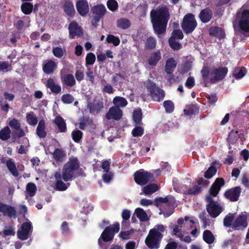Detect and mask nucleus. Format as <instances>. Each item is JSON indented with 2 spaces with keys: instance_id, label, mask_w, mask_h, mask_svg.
Instances as JSON below:
<instances>
[{
  "instance_id": "f257e3e1",
  "label": "nucleus",
  "mask_w": 249,
  "mask_h": 249,
  "mask_svg": "<svg viewBox=\"0 0 249 249\" xmlns=\"http://www.w3.org/2000/svg\"><path fill=\"white\" fill-rule=\"evenodd\" d=\"M170 17L169 8L166 5L151 11V20L154 31L157 35H161L166 32Z\"/></svg>"
},
{
  "instance_id": "f03ea898",
  "label": "nucleus",
  "mask_w": 249,
  "mask_h": 249,
  "mask_svg": "<svg viewBox=\"0 0 249 249\" xmlns=\"http://www.w3.org/2000/svg\"><path fill=\"white\" fill-rule=\"evenodd\" d=\"M165 231V227L163 225H157L150 229L145 239V245L150 249L160 248L161 241L163 237L162 234Z\"/></svg>"
},
{
  "instance_id": "7ed1b4c3",
  "label": "nucleus",
  "mask_w": 249,
  "mask_h": 249,
  "mask_svg": "<svg viewBox=\"0 0 249 249\" xmlns=\"http://www.w3.org/2000/svg\"><path fill=\"white\" fill-rule=\"evenodd\" d=\"M80 167V162L77 158H71L66 162L62 169V178L65 181L71 180L74 172Z\"/></svg>"
},
{
  "instance_id": "20e7f679",
  "label": "nucleus",
  "mask_w": 249,
  "mask_h": 249,
  "mask_svg": "<svg viewBox=\"0 0 249 249\" xmlns=\"http://www.w3.org/2000/svg\"><path fill=\"white\" fill-rule=\"evenodd\" d=\"M197 25L195 15L192 13L186 14L181 23V27L184 33L188 35L193 33Z\"/></svg>"
},
{
  "instance_id": "39448f33",
  "label": "nucleus",
  "mask_w": 249,
  "mask_h": 249,
  "mask_svg": "<svg viewBox=\"0 0 249 249\" xmlns=\"http://www.w3.org/2000/svg\"><path fill=\"white\" fill-rule=\"evenodd\" d=\"M90 11L93 15V17L91 19V24L96 27L98 22L106 14L107 12L106 8L103 4H97L91 7Z\"/></svg>"
},
{
  "instance_id": "423d86ee",
  "label": "nucleus",
  "mask_w": 249,
  "mask_h": 249,
  "mask_svg": "<svg viewBox=\"0 0 249 249\" xmlns=\"http://www.w3.org/2000/svg\"><path fill=\"white\" fill-rule=\"evenodd\" d=\"M205 201L207 203L206 210L212 218L217 217L222 212L223 208L217 202L214 201L213 198L209 196Z\"/></svg>"
},
{
  "instance_id": "0eeeda50",
  "label": "nucleus",
  "mask_w": 249,
  "mask_h": 249,
  "mask_svg": "<svg viewBox=\"0 0 249 249\" xmlns=\"http://www.w3.org/2000/svg\"><path fill=\"white\" fill-rule=\"evenodd\" d=\"M120 230V224L116 222L111 226L107 227L101 234V237L104 242L112 241L115 233H118Z\"/></svg>"
},
{
  "instance_id": "6e6552de",
  "label": "nucleus",
  "mask_w": 249,
  "mask_h": 249,
  "mask_svg": "<svg viewBox=\"0 0 249 249\" xmlns=\"http://www.w3.org/2000/svg\"><path fill=\"white\" fill-rule=\"evenodd\" d=\"M153 177L152 174L144 171L143 169L136 171L134 174L135 182L141 186L146 184Z\"/></svg>"
},
{
  "instance_id": "1a4fd4ad",
  "label": "nucleus",
  "mask_w": 249,
  "mask_h": 249,
  "mask_svg": "<svg viewBox=\"0 0 249 249\" xmlns=\"http://www.w3.org/2000/svg\"><path fill=\"white\" fill-rule=\"evenodd\" d=\"M147 89L154 101L160 102L163 100L165 96L164 90L157 87L153 82L150 83L149 85L147 86Z\"/></svg>"
},
{
  "instance_id": "9d476101",
  "label": "nucleus",
  "mask_w": 249,
  "mask_h": 249,
  "mask_svg": "<svg viewBox=\"0 0 249 249\" xmlns=\"http://www.w3.org/2000/svg\"><path fill=\"white\" fill-rule=\"evenodd\" d=\"M225 184V181L223 178H216L209 188L208 190V194L205 196V199H207V197L209 196L211 198L216 197L219 193L221 187L223 186Z\"/></svg>"
},
{
  "instance_id": "9b49d317",
  "label": "nucleus",
  "mask_w": 249,
  "mask_h": 249,
  "mask_svg": "<svg viewBox=\"0 0 249 249\" xmlns=\"http://www.w3.org/2000/svg\"><path fill=\"white\" fill-rule=\"evenodd\" d=\"M33 231V227L31 222H24L20 230L17 231L18 238L21 240H27L31 236Z\"/></svg>"
},
{
  "instance_id": "f8f14e48",
  "label": "nucleus",
  "mask_w": 249,
  "mask_h": 249,
  "mask_svg": "<svg viewBox=\"0 0 249 249\" xmlns=\"http://www.w3.org/2000/svg\"><path fill=\"white\" fill-rule=\"evenodd\" d=\"M228 72V69L227 67L213 69L211 73L214 74V76L210 79V83L214 84L222 80Z\"/></svg>"
},
{
  "instance_id": "ddd939ff",
  "label": "nucleus",
  "mask_w": 249,
  "mask_h": 249,
  "mask_svg": "<svg viewBox=\"0 0 249 249\" xmlns=\"http://www.w3.org/2000/svg\"><path fill=\"white\" fill-rule=\"evenodd\" d=\"M242 191L240 186H236L228 189L224 193V196L231 202H236L239 200Z\"/></svg>"
},
{
  "instance_id": "4468645a",
  "label": "nucleus",
  "mask_w": 249,
  "mask_h": 249,
  "mask_svg": "<svg viewBox=\"0 0 249 249\" xmlns=\"http://www.w3.org/2000/svg\"><path fill=\"white\" fill-rule=\"evenodd\" d=\"M248 215L246 213L239 214L232 224V229L233 230H244L248 227Z\"/></svg>"
},
{
  "instance_id": "2eb2a0df",
  "label": "nucleus",
  "mask_w": 249,
  "mask_h": 249,
  "mask_svg": "<svg viewBox=\"0 0 249 249\" xmlns=\"http://www.w3.org/2000/svg\"><path fill=\"white\" fill-rule=\"evenodd\" d=\"M240 30L245 33H249V10H244L238 21Z\"/></svg>"
},
{
  "instance_id": "dca6fc26",
  "label": "nucleus",
  "mask_w": 249,
  "mask_h": 249,
  "mask_svg": "<svg viewBox=\"0 0 249 249\" xmlns=\"http://www.w3.org/2000/svg\"><path fill=\"white\" fill-rule=\"evenodd\" d=\"M69 38H75V36H81L83 35L82 28L79 25L75 20L70 22L68 27Z\"/></svg>"
},
{
  "instance_id": "f3484780",
  "label": "nucleus",
  "mask_w": 249,
  "mask_h": 249,
  "mask_svg": "<svg viewBox=\"0 0 249 249\" xmlns=\"http://www.w3.org/2000/svg\"><path fill=\"white\" fill-rule=\"evenodd\" d=\"M76 8L78 14L82 17H86L89 12V5L87 0H77Z\"/></svg>"
},
{
  "instance_id": "a211bd4d",
  "label": "nucleus",
  "mask_w": 249,
  "mask_h": 249,
  "mask_svg": "<svg viewBox=\"0 0 249 249\" xmlns=\"http://www.w3.org/2000/svg\"><path fill=\"white\" fill-rule=\"evenodd\" d=\"M87 108L91 114H98L104 108V103L102 100H94L93 102H89Z\"/></svg>"
},
{
  "instance_id": "6ab92c4d",
  "label": "nucleus",
  "mask_w": 249,
  "mask_h": 249,
  "mask_svg": "<svg viewBox=\"0 0 249 249\" xmlns=\"http://www.w3.org/2000/svg\"><path fill=\"white\" fill-rule=\"evenodd\" d=\"M122 111L118 107H113L110 108L108 112L106 114V118L108 120L111 119L115 120H119L122 117Z\"/></svg>"
},
{
  "instance_id": "aec40b11",
  "label": "nucleus",
  "mask_w": 249,
  "mask_h": 249,
  "mask_svg": "<svg viewBox=\"0 0 249 249\" xmlns=\"http://www.w3.org/2000/svg\"><path fill=\"white\" fill-rule=\"evenodd\" d=\"M213 17V12L209 7H206L201 10L199 14L198 18L200 21L204 23L210 22Z\"/></svg>"
},
{
  "instance_id": "412c9836",
  "label": "nucleus",
  "mask_w": 249,
  "mask_h": 249,
  "mask_svg": "<svg viewBox=\"0 0 249 249\" xmlns=\"http://www.w3.org/2000/svg\"><path fill=\"white\" fill-rule=\"evenodd\" d=\"M1 213L10 218H15L17 215V211L14 207L2 203H1Z\"/></svg>"
},
{
  "instance_id": "4be33fe9",
  "label": "nucleus",
  "mask_w": 249,
  "mask_h": 249,
  "mask_svg": "<svg viewBox=\"0 0 249 249\" xmlns=\"http://www.w3.org/2000/svg\"><path fill=\"white\" fill-rule=\"evenodd\" d=\"M62 8L63 9L65 13L68 16L71 18H72L74 16L75 11L74 8L73 4L71 0H65L62 5Z\"/></svg>"
},
{
  "instance_id": "5701e85b",
  "label": "nucleus",
  "mask_w": 249,
  "mask_h": 249,
  "mask_svg": "<svg viewBox=\"0 0 249 249\" xmlns=\"http://www.w3.org/2000/svg\"><path fill=\"white\" fill-rule=\"evenodd\" d=\"M161 58V54L160 50L152 53L148 58L147 59V63L150 66H156L159 61Z\"/></svg>"
},
{
  "instance_id": "b1692460",
  "label": "nucleus",
  "mask_w": 249,
  "mask_h": 249,
  "mask_svg": "<svg viewBox=\"0 0 249 249\" xmlns=\"http://www.w3.org/2000/svg\"><path fill=\"white\" fill-rule=\"evenodd\" d=\"M57 68V64L53 61L48 60L42 66L43 72L47 74H52Z\"/></svg>"
},
{
  "instance_id": "393cba45",
  "label": "nucleus",
  "mask_w": 249,
  "mask_h": 249,
  "mask_svg": "<svg viewBox=\"0 0 249 249\" xmlns=\"http://www.w3.org/2000/svg\"><path fill=\"white\" fill-rule=\"evenodd\" d=\"M177 63L173 57L167 59L164 66V71L166 74L173 73L177 67Z\"/></svg>"
},
{
  "instance_id": "a878e982",
  "label": "nucleus",
  "mask_w": 249,
  "mask_h": 249,
  "mask_svg": "<svg viewBox=\"0 0 249 249\" xmlns=\"http://www.w3.org/2000/svg\"><path fill=\"white\" fill-rule=\"evenodd\" d=\"M46 86L50 89L52 92L56 94L61 91V87L58 84H56L53 79L50 78L47 80Z\"/></svg>"
},
{
  "instance_id": "bb28decb",
  "label": "nucleus",
  "mask_w": 249,
  "mask_h": 249,
  "mask_svg": "<svg viewBox=\"0 0 249 249\" xmlns=\"http://www.w3.org/2000/svg\"><path fill=\"white\" fill-rule=\"evenodd\" d=\"M202 190L203 189L200 186L192 183V186L187 190L184 191L183 194L188 196H196L200 194Z\"/></svg>"
},
{
  "instance_id": "cd10ccee",
  "label": "nucleus",
  "mask_w": 249,
  "mask_h": 249,
  "mask_svg": "<svg viewBox=\"0 0 249 249\" xmlns=\"http://www.w3.org/2000/svg\"><path fill=\"white\" fill-rule=\"evenodd\" d=\"M45 128V121L43 119L40 120L36 129V134L40 138H44L46 137Z\"/></svg>"
},
{
  "instance_id": "c85d7f7f",
  "label": "nucleus",
  "mask_w": 249,
  "mask_h": 249,
  "mask_svg": "<svg viewBox=\"0 0 249 249\" xmlns=\"http://www.w3.org/2000/svg\"><path fill=\"white\" fill-rule=\"evenodd\" d=\"M61 81L63 85L68 87H73L76 84L74 76L71 73H68L61 77Z\"/></svg>"
},
{
  "instance_id": "c756f323",
  "label": "nucleus",
  "mask_w": 249,
  "mask_h": 249,
  "mask_svg": "<svg viewBox=\"0 0 249 249\" xmlns=\"http://www.w3.org/2000/svg\"><path fill=\"white\" fill-rule=\"evenodd\" d=\"M159 187L157 184L150 183L142 188V193H140V195H142V193L145 195H151L159 190Z\"/></svg>"
},
{
  "instance_id": "7c9ffc66",
  "label": "nucleus",
  "mask_w": 249,
  "mask_h": 249,
  "mask_svg": "<svg viewBox=\"0 0 249 249\" xmlns=\"http://www.w3.org/2000/svg\"><path fill=\"white\" fill-rule=\"evenodd\" d=\"M53 156L56 162H60L63 160L66 156V154L63 149L57 148L55 149L53 153Z\"/></svg>"
},
{
  "instance_id": "2f4dec72",
  "label": "nucleus",
  "mask_w": 249,
  "mask_h": 249,
  "mask_svg": "<svg viewBox=\"0 0 249 249\" xmlns=\"http://www.w3.org/2000/svg\"><path fill=\"white\" fill-rule=\"evenodd\" d=\"M6 165L9 171L14 177H18L19 175V173L17 169L16 164L12 159H8L6 161Z\"/></svg>"
},
{
  "instance_id": "473e14b6",
  "label": "nucleus",
  "mask_w": 249,
  "mask_h": 249,
  "mask_svg": "<svg viewBox=\"0 0 249 249\" xmlns=\"http://www.w3.org/2000/svg\"><path fill=\"white\" fill-rule=\"evenodd\" d=\"M54 123L57 126L60 132H65L67 130L66 124L63 118L60 116L55 117Z\"/></svg>"
},
{
  "instance_id": "72a5a7b5",
  "label": "nucleus",
  "mask_w": 249,
  "mask_h": 249,
  "mask_svg": "<svg viewBox=\"0 0 249 249\" xmlns=\"http://www.w3.org/2000/svg\"><path fill=\"white\" fill-rule=\"evenodd\" d=\"M216 164H218L217 161H213L212 163V165L208 169V170L205 172L204 177L205 178L207 179L211 178L217 172V169L215 167Z\"/></svg>"
},
{
  "instance_id": "f704fd0d",
  "label": "nucleus",
  "mask_w": 249,
  "mask_h": 249,
  "mask_svg": "<svg viewBox=\"0 0 249 249\" xmlns=\"http://www.w3.org/2000/svg\"><path fill=\"white\" fill-rule=\"evenodd\" d=\"M142 114L141 108H138L133 111V119L135 126L140 125L142 124Z\"/></svg>"
},
{
  "instance_id": "c9c22d12",
  "label": "nucleus",
  "mask_w": 249,
  "mask_h": 249,
  "mask_svg": "<svg viewBox=\"0 0 249 249\" xmlns=\"http://www.w3.org/2000/svg\"><path fill=\"white\" fill-rule=\"evenodd\" d=\"M203 239L208 244H211L214 242L215 238L211 231L207 230L203 232Z\"/></svg>"
},
{
  "instance_id": "e433bc0d",
  "label": "nucleus",
  "mask_w": 249,
  "mask_h": 249,
  "mask_svg": "<svg viewBox=\"0 0 249 249\" xmlns=\"http://www.w3.org/2000/svg\"><path fill=\"white\" fill-rule=\"evenodd\" d=\"M235 219L234 213H229L223 219L224 226L226 228H232L233 222Z\"/></svg>"
},
{
  "instance_id": "4c0bfd02",
  "label": "nucleus",
  "mask_w": 249,
  "mask_h": 249,
  "mask_svg": "<svg viewBox=\"0 0 249 249\" xmlns=\"http://www.w3.org/2000/svg\"><path fill=\"white\" fill-rule=\"evenodd\" d=\"M33 4L30 2H23L21 6V10L25 15H30L33 10Z\"/></svg>"
},
{
  "instance_id": "58836bf2",
  "label": "nucleus",
  "mask_w": 249,
  "mask_h": 249,
  "mask_svg": "<svg viewBox=\"0 0 249 249\" xmlns=\"http://www.w3.org/2000/svg\"><path fill=\"white\" fill-rule=\"evenodd\" d=\"M117 26L120 29L125 30L130 27L131 22L127 18H121L117 20Z\"/></svg>"
},
{
  "instance_id": "ea45409f",
  "label": "nucleus",
  "mask_w": 249,
  "mask_h": 249,
  "mask_svg": "<svg viewBox=\"0 0 249 249\" xmlns=\"http://www.w3.org/2000/svg\"><path fill=\"white\" fill-rule=\"evenodd\" d=\"M201 74L205 86H207V84L210 82L209 80V75L210 73V68L208 66H204L201 70Z\"/></svg>"
},
{
  "instance_id": "a19ab883",
  "label": "nucleus",
  "mask_w": 249,
  "mask_h": 249,
  "mask_svg": "<svg viewBox=\"0 0 249 249\" xmlns=\"http://www.w3.org/2000/svg\"><path fill=\"white\" fill-rule=\"evenodd\" d=\"M26 121L27 123L32 126L37 124L38 120L37 117L33 112H30L26 114Z\"/></svg>"
},
{
  "instance_id": "79ce46f5",
  "label": "nucleus",
  "mask_w": 249,
  "mask_h": 249,
  "mask_svg": "<svg viewBox=\"0 0 249 249\" xmlns=\"http://www.w3.org/2000/svg\"><path fill=\"white\" fill-rule=\"evenodd\" d=\"M198 111V108L196 105H189L186 106L184 109V114L186 115L190 116L194 115Z\"/></svg>"
},
{
  "instance_id": "37998d69",
  "label": "nucleus",
  "mask_w": 249,
  "mask_h": 249,
  "mask_svg": "<svg viewBox=\"0 0 249 249\" xmlns=\"http://www.w3.org/2000/svg\"><path fill=\"white\" fill-rule=\"evenodd\" d=\"M246 72V69L245 67L237 68L233 71V76L236 79H240L245 75Z\"/></svg>"
},
{
  "instance_id": "c03bdc74",
  "label": "nucleus",
  "mask_w": 249,
  "mask_h": 249,
  "mask_svg": "<svg viewBox=\"0 0 249 249\" xmlns=\"http://www.w3.org/2000/svg\"><path fill=\"white\" fill-rule=\"evenodd\" d=\"M26 191L29 196H34L36 191V184L32 182L28 183L26 185Z\"/></svg>"
},
{
  "instance_id": "a18cd8bd",
  "label": "nucleus",
  "mask_w": 249,
  "mask_h": 249,
  "mask_svg": "<svg viewBox=\"0 0 249 249\" xmlns=\"http://www.w3.org/2000/svg\"><path fill=\"white\" fill-rule=\"evenodd\" d=\"M135 212L140 221H146L148 219L146 213L142 209L137 208Z\"/></svg>"
},
{
  "instance_id": "49530a36",
  "label": "nucleus",
  "mask_w": 249,
  "mask_h": 249,
  "mask_svg": "<svg viewBox=\"0 0 249 249\" xmlns=\"http://www.w3.org/2000/svg\"><path fill=\"white\" fill-rule=\"evenodd\" d=\"M53 53L56 57L59 58H62L64 54L66 53V50L65 49H62L59 47H53Z\"/></svg>"
},
{
  "instance_id": "de8ad7c7",
  "label": "nucleus",
  "mask_w": 249,
  "mask_h": 249,
  "mask_svg": "<svg viewBox=\"0 0 249 249\" xmlns=\"http://www.w3.org/2000/svg\"><path fill=\"white\" fill-rule=\"evenodd\" d=\"M113 102L116 106L121 107H124L127 104V101L124 98L119 96L114 97Z\"/></svg>"
},
{
  "instance_id": "09e8293b",
  "label": "nucleus",
  "mask_w": 249,
  "mask_h": 249,
  "mask_svg": "<svg viewBox=\"0 0 249 249\" xmlns=\"http://www.w3.org/2000/svg\"><path fill=\"white\" fill-rule=\"evenodd\" d=\"M163 105L166 113H171L174 111V104L171 100L164 101Z\"/></svg>"
},
{
  "instance_id": "8fccbe9b",
  "label": "nucleus",
  "mask_w": 249,
  "mask_h": 249,
  "mask_svg": "<svg viewBox=\"0 0 249 249\" xmlns=\"http://www.w3.org/2000/svg\"><path fill=\"white\" fill-rule=\"evenodd\" d=\"M106 41L108 43H112L115 46H118L120 43L119 38L112 35H108L107 36Z\"/></svg>"
},
{
  "instance_id": "3c124183",
  "label": "nucleus",
  "mask_w": 249,
  "mask_h": 249,
  "mask_svg": "<svg viewBox=\"0 0 249 249\" xmlns=\"http://www.w3.org/2000/svg\"><path fill=\"white\" fill-rule=\"evenodd\" d=\"M238 131L237 130H231L227 138V142L230 143H233L238 138Z\"/></svg>"
},
{
  "instance_id": "603ef678",
  "label": "nucleus",
  "mask_w": 249,
  "mask_h": 249,
  "mask_svg": "<svg viewBox=\"0 0 249 249\" xmlns=\"http://www.w3.org/2000/svg\"><path fill=\"white\" fill-rule=\"evenodd\" d=\"M173 197L171 196H166L165 197H157L154 199V205L159 207L161 203H166L169 201V198H172Z\"/></svg>"
},
{
  "instance_id": "864d4df0",
  "label": "nucleus",
  "mask_w": 249,
  "mask_h": 249,
  "mask_svg": "<svg viewBox=\"0 0 249 249\" xmlns=\"http://www.w3.org/2000/svg\"><path fill=\"white\" fill-rule=\"evenodd\" d=\"M156 46V39L152 37H148L145 43V48L148 50H152L155 48Z\"/></svg>"
},
{
  "instance_id": "5fc2aeb1",
  "label": "nucleus",
  "mask_w": 249,
  "mask_h": 249,
  "mask_svg": "<svg viewBox=\"0 0 249 249\" xmlns=\"http://www.w3.org/2000/svg\"><path fill=\"white\" fill-rule=\"evenodd\" d=\"M11 130L8 126L1 129V140L6 141L10 137Z\"/></svg>"
},
{
  "instance_id": "6e6d98bb",
  "label": "nucleus",
  "mask_w": 249,
  "mask_h": 249,
  "mask_svg": "<svg viewBox=\"0 0 249 249\" xmlns=\"http://www.w3.org/2000/svg\"><path fill=\"white\" fill-rule=\"evenodd\" d=\"M72 140L77 143L80 142L83 137V133L79 130H74L71 133Z\"/></svg>"
},
{
  "instance_id": "4d7b16f0",
  "label": "nucleus",
  "mask_w": 249,
  "mask_h": 249,
  "mask_svg": "<svg viewBox=\"0 0 249 249\" xmlns=\"http://www.w3.org/2000/svg\"><path fill=\"white\" fill-rule=\"evenodd\" d=\"M168 43L170 47L174 50H179L182 47L181 44L173 38H169Z\"/></svg>"
},
{
  "instance_id": "13d9d810",
  "label": "nucleus",
  "mask_w": 249,
  "mask_h": 249,
  "mask_svg": "<svg viewBox=\"0 0 249 249\" xmlns=\"http://www.w3.org/2000/svg\"><path fill=\"white\" fill-rule=\"evenodd\" d=\"M144 133L143 128L139 125H137L132 130V135L133 137H138L142 136Z\"/></svg>"
},
{
  "instance_id": "bf43d9fd",
  "label": "nucleus",
  "mask_w": 249,
  "mask_h": 249,
  "mask_svg": "<svg viewBox=\"0 0 249 249\" xmlns=\"http://www.w3.org/2000/svg\"><path fill=\"white\" fill-rule=\"evenodd\" d=\"M96 60L95 54L92 53H89L86 57V65H92Z\"/></svg>"
},
{
  "instance_id": "052dcab7",
  "label": "nucleus",
  "mask_w": 249,
  "mask_h": 249,
  "mask_svg": "<svg viewBox=\"0 0 249 249\" xmlns=\"http://www.w3.org/2000/svg\"><path fill=\"white\" fill-rule=\"evenodd\" d=\"M107 5L108 9L113 12L116 11L118 8V3L116 0H108Z\"/></svg>"
},
{
  "instance_id": "680f3d73",
  "label": "nucleus",
  "mask_w": 249,
  "mask_h": 249,
  "mask_svg": "<svg viewBox=\"0 0 249 249\" xmlns=\"http://www.w3.org/2000/svg\"><path fill=\"white\" fill-rule=\"evenodd\" d=\"M184 35L180 29L174 30L172 33V36L170 38H173L174 39H182Z\"/></svg>"
},
{
  "instance_id": "e2e57ef3",
  "label": "nucleus",
  "mask_w": 249,
  "mask_h": 249,
  "mask_svg": "<svg viewBox=\"0 0 249 249\" xmlns=\"http://www.w3.org/2000/svg\"><path fill=\"white\" fill-rule=\"evenodd\" d=\"M74 99L70 94L67 93L63 94L61 97V101L64 104H70L72 103Z\"/></svg>"
},
{
  "instance_id": "0e129e2a",
  "label": "nucleus",
  "mask_w": 249,
  "mask_h": 249,
  "mask_svg": "<svg viewBox=\"0 0 249 249\" xmlns=\"http://www.w3.org/2000/svg\"><path fill=\"white\" fill-rule=\"evenodd\" d=\"M60 230L63 235H67L69 234L70 228L69 224L67 221L63 222L60 227Z\"/></svg>"
},
{
  "instance_id": "69168bd1",
  "label": "nucleus",
  "mask_w": 249,
  "mask_h": 249,
  "mask_svg": "<svg viewBox=\"0 0 249 249\" xmlns=\"http://www.w3.org/2000/svg\"><path fill=\"white\" fill-rule=\"evenodd\" d=\"M105 172L102 176V179L105 182L108 183L112 179L114 175L110 171Z\"/></svg>"
},
{
  "instance_id": "338daca9",
  "label": "nucleus",
  "mask_w": 249,
  "mask_h": 249,
  "mask_svg": "<svg viewBox=\"0 0 249 249\" xmlns=\"http://www.w3.org/2000/svg\"><path fill=\"white\" fill-rule=\"evenodd\" d=\"M10 126L16 130H18L21 127V125L18 121L16 119H13L9 123Z\"/></svg>"
},
{
  "instance_id": "774afa93",
  "label": "nucleus",
  "mask_w": 249,
  "mask_h": 249,
  "mask_svg": "<svg viewBox=\"0 0 249 249\" xmlns=\"http://www.w3.org/2000/svg\"><path fill=\"white\" fill-rule=\"evenodd\" d=\"M12 66L6 61L1 62V71L4 72L10 71L12 70Z\"/></svg>"
}]
</instances>
